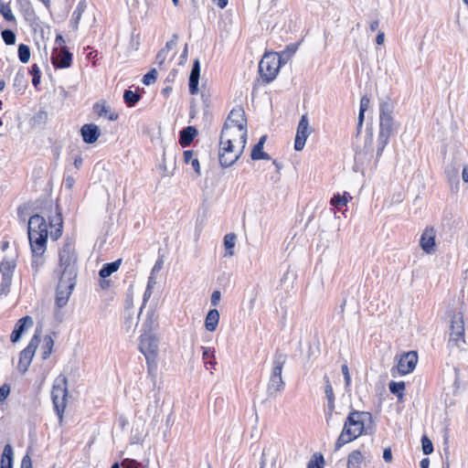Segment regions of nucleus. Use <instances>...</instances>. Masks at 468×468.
I'll list each match as a JSON object with an SVG mask.
<instances>
[{"instance_id": "obj_28", "label": "nucleus", "mask_w": 468, "mask_h": 468, "mask_svg": "<svg viewBox=\"0 0 468 468\" xmlns=\"http://www.w3.org/2000/svg\"><path fill=\"white\" fill-rule=\"evenodd\" d=\"M122 260L119 259L113 262L105 263L101 269L99 274L101 278L105 279L113 272L117 271L121 266Z\"/></svg>"}, {"instance_id": "obj_43", "label": "nucleus", "mask_w": 468, "mask_h": 468, "mask_svg": "<svg viewBox=\"0 0 468 468\" xmlns=\"http://www.w3.org/2000/svg\"><path fill=\"white\" fill-rule=\"evenodd\" d=\"M421 446H422V452L426 455L431 454L433 451L432 442L427 436L422 437Z\"/></svg>"}, {"instance_id": "obj_34", "label": "nucleus", "mask_w": 468, "mask_h": 468, "mask_svg": "<svg viewBox=\"0 0 468 468\" xmlns=\"http://www.w3.org/2000/svg\"><path fill=\"white\" fill-rule=\"evenodd\" d=\"M388 388H389V391L392 394L396 395L399 399H402V398L404 396V389H405L404 382H402V381H400V382L391 381L388 384Z\"/></svg>"}, {"instance_id": "obj_61", "label": "nucleus", "mask_w": 468, "mask_h": 468, "mask_svg": "<svg viewBox=\"0 0 468 468\" xmlns=\"http://www.w3.org/2000/svg\"><path fill=\"white\" fill-rule=\"evenodd\" d=\"M379 27V21L378 19L372 20L369 23V28L371 31H377Z\"/></svg>"}, {"instance_id": "obj_40", "label": "nucleus", "mask_w": 468, "mask_h": 468, "mask_svg": "<svg viewBox=\"0 0 468 468\" xmlns=\"http://www.w3.org/2000/svg\"><path fill=\"white\" fill-rule=\"evenodd\" d=\"M18 58L22 63H27L30 59V49L25 44L18 46Z\"/></svg>"}, {"instance_id": "obj_14", "label": "nucleus", "mask_w": 468, "mask_h": 468, "mask_svg": "<svg viewBox=\"0 0 468 468\" xmlns=\"http://www.w3.org/2000/svg\"><path fill=\"white\" fill-rule=\"evenodd\" d=\"M418 362V355L414 351L408 352L399 358L397 369L400 375H406L413 371Z\"/></svg>"}, {"instance_id": "obj_42", "label": "nucleus", "mask_w": 468, "mask_h": 468, "mask_svg": "<svg viewBox=\"0 0 468 468\" xmlns=\"http://www.w3.org/2000/svg\"><path fill=\"white\" fill-rule=\"evenodd\" d=\"M2 37L6 45H14L16 43V35L12 30H3Z\"/></svg>"}, {"instance_id": "obj_22", "label": "nucleus", "mask_w": 468, "mask_h": 468, "mask_svg": "<svg viewBox=\"0 0 468 468\" xmlns=\"http://www.w3.org/2000/svg\"><path fill=\"white\" fill-rule=\"evenodd\" d=\"M200 75V63L198 59L194 61L189 76V91L191 94L198 92V80Z\"/></svg>"}, {"instance_id": "obj_50", "label": "nucleus", "mask_w": 468, "mask_h": 468, "mask_svg": "<svg viewBox=\"0 0 468 468\" xmlns=\"http://www.w3.org/2000/svg\"><path fill=\"white\" fill-rule=\"evenodd\" d=\"M369 104H370V100L368 97L367 96H363L360 100V109L359 111L360 112H366L368 107H369Z\"/></svg>"}, {"instance_id": "obj_63", "label": "nucleus", "mask_w": 468, "mask_h": 468, "mask_svg": "<svg viewBox=\"0 0 468 468\" xmlns=\"http://www.w3.org/2000/svg\"><path fill=\"white\" fill-rule=\"evenodd\" d=\"M213 2L219 7L224 8L227 6L229 0H213Z\"/></svg>"}, {"instance_id": "obj_4", "label": "nucleus", "mask_w": 468, "mask_h": 468, "mask_svg": "<svg viewBox=\"0 0 468 468\" xmlns=\"http://www.w3.org/2000/svg\"><path fill=\"white\" fill-rule=\"evenodd\" d=\"M154 315V312L148 315L139 342V349L145 357L150 372L156 368L160 353L159 337L152 332V324L155 321Z\"/></svg>"}, {"instance_id": "obj_41", "label": "nucleus", "mask_w": 468, "mask_h": 468, "mask_svg": "<svg viewBox=\"0 0 468 468\" xmlns=\"http://www.w3.org/2000/svg\"><path fill=\"white\" fill-rule=\"evenodd\" d=\"M15 264L11 261L4 260L0 263V272H3L5 279L8 278L10 272L13 271Z\"/></svg>"}, {"instance_id": "obj_29", "label": "nucleus", "mask_w": 468, "mask_h": 468, "mask_svg": "<svg viewBox=\"0 0 468 468\" xmlns=\"http://www.w3.org/2000/svg\"><path fill=\"white\" fill-rule=\"evenodd\" d=\"M13 466V449L10 444H6L4 447V451L1 458L0 468H12Z\"/></svg>"}, {"instance_id": "obj_36", "label": "nucleus", "mask_w": 468, "mask_h": 468, "mask_svg": "<svg viewBox=\"0 0 468 468\" xmlns=\"http://www.w3.org/2000/svg\"><path fill=\"white\" fill-rule=\"evenodd\" d=\"M0 13L4 16V18L7 21L13 22L16 20V16H14L10 5L6 3H4L0 0Z\"/></svg>"}, {"instance_id": "obj_44", "label": "nucleus", "mask_w": 468, "mask_h": 468, "mask_svg": "<svg viewBox=\"0 0 468 468\" xmlns=\"http://www.w3.org/2000/svg\"><path fill=\"white\" fill-rule=\"evenodd\" d=\"M341 371L345 378V386L346 388L348 389L351 384V376L349 372V368L346 364L342 365Z\"/></svg>"}, {"instance_id": "obj_8", "label": "nucleus", "mask_w": 468, "mask_h": 468, "mask_svg": "<svg viewBox=\"0 0 468 468\" xmlns=\"http://www.w3.org/2000/svg\"><path fill=\"white\" fill-rule=\"evenodd\" d=\"M448 345L451 348L457 349H462L465 345L464 321L463 314L460 313L452 316Z\"/></svg>"}, {"instance_id": "obj_32", "label": "nucleus", "mask_w": 468, "mask_h": 468, "mask_svg": "<svg viewBox=\"0 0 468 468\" xmlns=\"http://www.w3.org/2000/svg\"><path fill=\"white\" fill-rule=\"evenodd\" d=\"M54 341L50 335H45L41 348L42 358L47 359L52 353Z\"/></svg>"}, {"instance_id": "obj_10", "label": "nucleus", "mask_w": 468, "mask_h": 468, "mask_svg": "<svg viewBox=\"0 0 468 468\" xmlns=\"http://www.w3.org/2000/svg\"><path fill=\"white\" fill-rule=\"evenodd\" d=\"M397 127L398 125L394 119L384 118V120H379V133L377 140V159L383 154L389 138L396 133Z\"/></svg>"}, {"instance_id": "obj_20", "label": "nucleus", "mask_w": 468, "mask_h": 468, "mask_svg": "<svg viewBox=\"0 0 468 468\" xmlns=\"http://www.w3.org/2000/svg\"><path fill=\"white\" fill-rule=\"evenodd\" d=\"M324 382H325L324 394H325V397L327 399V408H328L326 422L329 425L330 420H331L333 412L335 410V395H334L333 387L330 383L328 377H324Z\"/></svg>"}, {"instance_id": "obj_59", "label": "nucleus", "mask_w": 468, "mask_h": 468, "mask_svg": "<svg viewBox=\"0 0 468 468\" xmlns=\"http://www.w3.org/2000/svg\"><path fill=\"white\" fill-rule=\"evenodd\" d=\"M208 357H214V351H212L208 347L203 348V358L207 359Z\"/></svg>"}, {"instance_id": "obj_16", "label": "nucleus", "mask_w": 468, "mask_h": 468, "mask_svg": "<svg viewBox=\"0 0 468 468\" xmlns=\"http://www.w3.org/2000/svg\"><path fill=\"white\" fill-rule=\"evenodd\" d=\"M51 61L58 68L67 69L71 65L72 54L68 49L53 48Z\"/></svg>"}, {"instance_id": "obj_19", "label": "nucleus", "mask_w": 468, "mask_h": 468, "mask_svg": "<svg viewBox=\"0 0 468 468\" xmlns=\"http://www.w3.org/2000/svg\"><path fill=\"white\" fill-rule=\"evenodd\" d=\"M139 323V314L133 310L128 309L125 312L124 330L127 335L133 336Z\"/></svg>"}, {"instance_id": "obj_33", "label": "nucleus", "mask_w": 468, "mask_h": 468, "mask_svg": "<svg viewBox=\"0 0 468 468\" xmlns=\"http://www.w3.org/2000/svg\"><path fill=\"white\" fill-rule=\"evenodd\" d=\"M351 198L352 197L346 192L343 195L336 194L331 198L330 204L335 207L346 206Z\"/></svg>"}, {"instance_id": "obj_48", "label": "nucleus", "mask_w": 468, "mask_h": 468, "mask_svg": "<svg viewBox=\"0 0 468 468\" xmlns=\"http://www.w3.org/2000/svg\"><path fill=\"white\" fill-rule=\"evenodd\" d=\"M56 47L54 48L67 49L66 41L61 35H58L55 39Z\"/></svg>"}, {"instance_id": "obj_46", "label": "nucleus", "mask_w": 468, "mask_h": 468, "mask_svg": "<svg viewBox=\"0 0 468 468\" xmlns=\"http://www.w3.org/2000/svg\"><path fill=\"white\" fill-rule=\"evenodd\" d=\"M307 468H324L323 457L312 459L307 465Z\"/></svg>"}, {"instance_id": "obj_53", "label": "nucleus", "mask_w": 468, "mask_h": 468, "mask_svg": "<svg viewBox=\"0 0 468 468\" xmlns=\"http://www.w3.org/2000/svg\"><path fill=\"white\" fill-rule=\"evenodd\" d=\"M55 222L59 228L56 230L55 234H52L55 239H58L61 235L62 220L59 217L55 219Z\"/></svg>"}, {"instance_id": "obj_37", "label": "nucleus", "mask_w": 468, "mask_h": 468, "mask_svg": "<svg viewBox=\"0 0 468 468\" xmlns=\"http://www.w3.org/2000/svg\"><path fill=\"white\" fill-rule=\"evenodd\" d=\"M83 11H84V5L82 4H79L72 14V18H71L70 23H71L73 29H75V30L78 28L79 23L81 19L82 14H83Z\"/></svg>"}, {"instance_id": "obj_23", "label": "nucleus", "mask_w": 468, "mask_h": 468, "mask_svg": "<svg viewBox=\"0 0 468 468\" xmlns=\"http://www.w3.org/2000/svg\"><path fill=\"white\" fill-rule=\"evenodd\" d=\"M267 136L262 135L259 142L253 146L251 150V159L252 160H263V159H270V156L267 153L263 151V147L266 142Z\"/></svg>"}, {"instance_id": "obj_38", "label": "nucleus", "mask_w": 468, "mask_h": 468, "mask_svg": "<svg viewBox=\"0 0 468 468\" xmlns=\"http://www.w3.org/2000/svg\"><path fill=\"white\" fill-rule=\"evenodd\" d=\"M123 100L128 107H133L140 100V95L133 90H125Z\"/></svg>"}, {"instance_id": "obj_45", "label": "nucleus", "mask_w": 468, "mask_h": 468, "mask_svg": "<svg viewBox=\"0 0 468 468\" xmlns=\"http://www.w3.org/2000/svg\"><path fill=\"white\" fill-rule=\"evenodd\" d=\"M156 80V70L154 69L144 76L143 82L151 85Z\"/></svg>"}, {"instance_id": "obj_1", "label": "nucleus", "mask_w": 468, "mask_h": 468, "mask_svg": "<svg viewBox=\"0 0 468 468\" xmlns=\"http://www.w3.org/2000/svg\"><path fill=\"white\" fill-rule=\"evenodd\" d=\"M248 136L243 108H234L229 114L219 138L218 160L222 167L233 165L242 154Z\"/></svg>"}, {"instance_id": "obj_62", "label": "nucleus", "mask_w": 468, "mask_h": 468, "mask_svg": "<svg viewBox=\"0 0 468 468\" xmlns=\"http://www.w3.org/2000/svg\"><path fill=\"white\" fill-rule=\"evenodd\" d=\"M82 163H83V159L81 156H76L75 159H74V165L77 169H80L82 165Z\"/></svg>"}, {"instance_id": "obj_27", "label": "nucleus", "mask_w": 468, "mask_h": 468, "mask_svg": "<svg viewBox=\"0 0 468 468\" xmlns=\"http://www.w3.org/2000/svg\"><path fill=\"white\" fill-rule=\"evenodd\" d=\"M183 156L185 163L191 165L197 176H200V164L198 159L194 156V152L191 150L185 151Z\"/></svg>"}, {"instance_id": "obj_57", "label": "nucleus", "mask_w": 468, "mask_h": 468, "mask_svg": "<svg viewBox=\"0 0 468 468\" xmlns=\"http://www.w3.org/2000/svg\"><path fill=\"white\" fill-rule=\"evenodd\" d=\"M153 289L154 288H150V287L146 286V290H145V292L144 293V305L150 299V297H151V295L153 293Z\"/></svg>"}, {"instance_id": "obj_39", "label": "nucleus", "mask_w": 468, "mask_h": 468, "mask_svg": "<svg viewBox=\"0 0 468 468\" xmlns=\"http://www.w3.org/2000/svg\"><path fill=\"white\" fill-rule=\"evenodd\" d=\"M176 45V42L174 40L172 41H168L165 45V48H163L156 56V60L158 62V64L162 65L165 58H166V56L169 52V50Z\"/></svg>"}, {"instance_id": "obj_21", "label": "nucleus", "mask_w": 468, "mask_h": 468, "mask_svg": "<svg viewBox=\"0 0 468 468\" xmlns=\"http://www.w3.org/2000/svg\"><path fill=\"white\" fill-rule=\"evenodd\" d=\"M220 314L217 309H211L207 312L205 321L204 326L207 331L213 333L217 330L219 324Z\"/></svg>"}, {"instance_id": "obj_56", "label": "nucleus", "mask_w": 468, "mask_h": 468, "mask_svg": "<svg viewBox=\"0 0 468 468\" xmlns=\"http://www.w3.org/2000/svg\"><path fill=\"white\" fill-rule=\"evenodd\" d=\"M462 179L463 183L468 184V165H464L462 170Z\"/></svg>"}, {"instance_id": "obj_58", "label": "nucleus", "mask_w": 468, "mask_h": 468, "mask_svg": "<svg viewBox=\"0 0 468 468\" xmlns=\"http://www.w3.org/2000/svg\"><path fill=\"white\" fill-rule=\"evenodd\" d=\"M153 289L154 288H150V287L146 286V290H145V292L144 293V305L150 299V297H151V295L153 293Z\"/></svg>"}, {"instance_id": "obj_52", "label": "nucleus", "mask_w": 468, "mask_h": 468, "mask_svg": "<svg viewBox=\"0 0 468 468\" xmlns=\"http://www.w3.org/2000/svg\"><path fill=\"white\" fill-rule=\"evenodd\" d=\"M21 468H32V461L29 455H25L21 462Z\"/></svg>"}, {"instance_id": "obj_2", "label": "nucleus", "mask_w": 468, "mask_h": 468, "mask_svg": "<svg viewBox=\"0 0 468 468\" xmlns=\"http://www.w3.org/2000/svg\"><path fill=\"white\" fill-rule=\"evenodd\" d=\"M77 257L75 250L69 243L66 244L58 253V266L55 271L58 282L56 290V303L58 307L65 306L73 292L77 277Z\"/></svg>"}, {"instance_id": "obj_35", "label": "nucleus", "mask_w": 468, "mask_h": 468, "mask_svg": "<svg viewBox=\"0 0 468 468\" xmlns=\"http://www.w3.org/2000/svg\"><path fill=\"white\" fill-rule=\"evenodd\" d=\"M392 112H393V106L390 102H388V101L381 102L379 120H384V118L393 119Z\"/></svg>"}, {"instance_id": "obj_6", "label": "nucleus", "mask_w": 468, "mask_h": 468, "mask_svg": "<svg viewBox=\"0 0 468 468\" xmlns=\"http://www.w3.org/2000/svg\"><path fill=\"white\" fill-rule=\"evenodd\" d=\"M286 356L276 354L271 362V370L267 385V394L271 398H276L284 388V381L282 377Z\"/></svg>"}, {"instance_id": "obj_47", "label": "nucleus", "mask_w": 468, "mask_h": 468, "mask_svg": "<svg viewBox=\"0 0 468 468\" xmlns=\"http://www.w3.org/2000/svg\"><path fill=\"white\" fill-rule=\"evenodd\" d=\"M31 73L33 74L32 82L37 86L40 81V70L37 65L32 66Z\"/></svg>"}, {"instance_id": "obj_13", "label": "nucleus", "mask_w": 468, "mask_h": 468, "mask_svg": "<svg viewBox=\"0 0 468 468\" xmlns=\"http://www.w3.org/2000/svg\"><path fill=\"white\" fill-rule=\"evenodd\" d=\"M436 230L433 228H426L420 239V247L427 254H433L436 251Z\"/></svg>"}, {"instance_id": "obj_3", "label": "nucleus", "mask_w": 468, "mask_h": 468, "mask_svg": "<svg viewBox=\"0 0 468 468\" xmlns=\"http://www.w3.org/2000/svg\"><path fill=\"white\" fill-rule=\"evenodd\" d=\"M375 431L373 418L367 411L353 410L346 417L343 429L335 443V450L355 441L363 434H372Z\"/></svg>"}, {"instance_id": "obj_30", "label": "nucleus", "mask_w": 468, "mask_h": 468, "mask_svg": "<svg viewBox=\"0 0 468 468\" xmlns=\"http://www.w3.org/2000/svg\"><path fill=\"white\" fill-rule=\"evenodd\" d=\"M196 134L197 130L193 126L185 128L180 134V144L183 146L190 144Z\"/></svg>"}, {"instance_id": "obj_31", "label": "nucleus", "mask_w": 468, "mask_h": 468, "mask_svg": "<svg viewBox=\"0 0 468 468\" xmlns=\"http://www.w3.org/2000/svg\"><path fill=\"white\" fill-rule=\"evenodd\" d=\"M364 456L360 451H353L348 455L347 468H360Z\"/></svg>"}, {"instance_id": "obj_9", "label": "nucleus", "mask_w": 468, "mask_h": 468, "mask_svg": "<svg viewBox=\"0 0 468 468\" xmlns=\"http://www.w3.org/2000/svg\"><path fill=\"white\" fill-rule=\"evenodd\" d=\"M51 396L56 411L61 420L68 396L67 378L65 376L60 375L55 379Z\"/></svg>"}, {"instance_id": "obj_11", "label": "nucleus", "mask_w": 468, "mask_h": 468, "mask_svg": "<svg viewBox=\"0 0 468 468\" xmlns=\"http://www.w3.org/2000/svg\"><path fill=\"white\" fill-rule=\"evenodd\" d=\"M314 129L310 125L308 115L303 114L296 129V134L294 139V150L302 151L306 144L308 137L312 134Z\"/></svg>"}, {"instance_id": "obj_12", "label": "nucleus", "mask_w": 468, "mask_h": 468, "mask_svg": "<svg viewBox=\"0 0 468 468\" xmlns=\"http://www.w3.org/2000/svg\"><path fill=\"white\" fill-rule=\"evenodd\" d=\"M40 342L39 335L35 334L28 346L20 353L17 368L21 372H26L33 359L36 349Z\"/></svg>"}, {"instance_id": "obj_25", "label": "nucleus", "mask_w": 468, "mask_h": 468, "mask_svg": "<svg viewBox=\"0 0 468 468\" xmlns=\"http://www.w3.org/2000/svg\"><path fill=\"white\" fill-rule=\"evenodd\" d=\"M94 111L99 116L107 117L110 121H116L118 114L116 112H111L110 108L105 102H98L94 105Z\"/></svg>"}, {"instance_id": "obj_24", "label": "nucleus", "mask_w": 468, "mask_h": 468, "mask_svg": "<svg viewBox=\"0 0 468 468\" xmlns=\"http://www.w3.org/2000/svg\"><path fill=\"white\" fill-rule=\"evenodd\" d=\"M237 235L235 233H229L224 237V249L225 257H232L235 254L234 248L236 246Z\"/></svg>"}, {"instance_id": "obj_18", "label": "nucleus", "mask_w": 468, "mask_h": 468, "mask_svg": "<svg viewBox=\"0 0 468 468\" xmlns=\"http://www.w3.org/2000/svg\"><path fill=\"white\" fill-rule=\"evenodd\" d=\"M33 323L32 317L28 315L19 319L11 335L12 342H17L21 338L22 334L32 327Z\"/></svg>"}, {"instance_id": "obj_55", "label": "nucleus", "mask_w": 468, "mask_h": 468, "mask_svg": "<svg viewBox=\"0 0 468 468\" xmlns=\"http://www.w3.org/2000/svg\"><path fill=\"white\" fill-rule=\"evenodd\" d=\"M187 52H188V50H187V45H186V46H185V48H184L183 53H182V55L180 56V59H179V61H178V64H179V65H183V64H185V62L186 61V59H187Z\"/></svg>"}, {"instance_id": "obj_26", "label": "nucleus", "mask_w": 468, "mask_h": 468, "mask_svg": "<svg viewBox=\"0 0 468 468\" xmlns=\"http://www.w3.org/2000/svg\"><path fill=\"white\" fill-rule=\"evenodd\" d=\"M257 300V293L254 291H250L247 293L246 297L242 300L240 308L244 312L250 313L255 306Z\"/></svg>"}, {"instance_id": "obj_17", "label": "nucleus", "mask_w": 468, "mask_h": 468, "mask_svg": "<svg viewBox=\"0 0 468 468\" xmlns=\"http://www.w3.org/2000/svg\"><path fill=\"white\" fill-rule=\"evenodd\" d=\"M80 133L86 144H94L101 134V130L98 125L88 123L81 127Z\"/></svg>"}, {"instance_id": "obj_7", "label": "nucleus", "mask_w": 468, "mask_h": 468, "mask_svg": "<svg viewBox=\"0 0 468 468\" xmlns=\"http://www.w3.org/2000/svg\"><path fill=\"white\" fill-rule=\"evenodd\" d=\"M27 234L30 245L47 246L48 224L42 216L36 214L29 218Z\"/></svg>"}, {"instance_id": "obj_51", "label": "nucleus", "mask_w": 468, "mask_h": 468, "mask_svg": "<svg viewBox=\"0 0 468 468\" xmlns=\"http://www.w3.org/2000/svg\"><path fill=\"white\" fill-rule=\"evenodd\" d=\"M9 392H10V388L8 386H6V385L2 386L0 388V401L5 400L8 397Z\"/></svg>"}, {"instance_id": "obj_54", "label": "nucleus", "mask_w": 468, "mask_h": 468, "mask_svg": "<svg viewBox=\"0 0 468 468\" xmlns=\"http://www.w3.org/2000/svg\"><path fill=\"white\" fill-rule=\"evenodd\" d=\"M383 459L386 463H390L392 461V452L389 448H386L383 452Z\"/></svg>"}, {"instance_id": "obj_15", "label": "nucleus", "mask_w": 468, "mask_h": 468, "mask_svg": "<svg viewBox=\"0 0 468 468\" xmlns=\"http://www.w3.org/2000/svg\"><path fill=\"white\" fill-rule=\"evenodd\" d=\"M32 260L31 268L34 273H37L46 263L45 252L47 250L46 245H30Z\"/></svg>"}, {"instance_id": "obj_49", "label": "nucleus", "mask_w": 468, "mask_h": 468, "mask_svg": "<svg viewBox=\"0 0 468 468\" xmlns=\"http://www.w3.org/2000/svg\"><path fill=\"white\" fill-rule=\"evenodd\" d=\"M221 299V293L219 291H214L211 294L210 303L213 306H218Z\"/></svg>"}, {"instance_id": "obj_60", "label": "nucleus", "mask_w": 468, "mask_h": 468, "mask_svg": "<svg viewBox=\"0 0 468 468\" xmlns=\"http://www.w3.org/2000/svg\"><path fill=\"white\" fill-rule=\"evenodd\" d=\"M376 42L378 45H383L385 42V34L384 32H379L376 37Z\"/></svg>"}, {"instance_id": "obj_5", "label": "nucleus", "mask_w": 468, "mask_h": 468, "mask_svg": "<svg viewBox=\"0 0 468 468\" xmlns=\"http://www.w3.org/2000/svg\"><path fill=\"white\" fill-rule=\"evenodd\" d=\"M295 48H288L281 55L276 52L266 53L260 61L259 71L262 79L270 82L273 80L282 67L294 54Z\"/></svg>"}, {"instance_id": "obj_64", "label": "nucleus", "mask_w": 468, "mask_h": 468, "mask_svg": "<svg viewBox=\"0 0 468 468\" xmlns=\"http://www.w3.org/2000/svg\"><path fill=\"white\" fill-rule=\"evenodd\" d=\"M156 283V280L154 274H151V276L148 279L147 287L154 288V286Z\"/></svg>"}]
</instances>
